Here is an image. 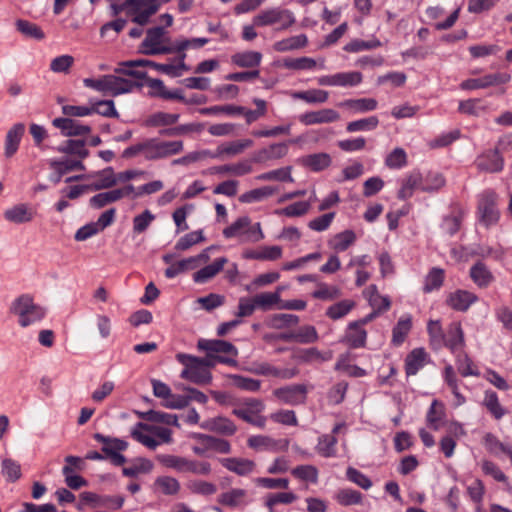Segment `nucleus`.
Listing matches in <instances>:
<instances>
[{
    "label": "nucleus",
    "instance_id": "cd10ccee",
    "mask_svg": "<svg viewBox=\"0 0 512 512\" xmlns=\"http://www.w3.org/2000/svg\"><path fill=\"white\" fill-rule=\"evenodd\" d=\"M251 139H242L231 141L218 146L216 153L212 155L215 158H222L225 156L232 157L243 153L246 149L253 146Z\"/></svg>",
    "mask_w": 512,
    "mask_h": 512
},
{
    "label": "nucleus",
    "instance_id": "a211bd4d",
    "mask_svg": "<svg viewBox=\"0 0 512 512\" xmlns=\"http://www.w3.org/2000/svg\"><path fill=\"white\" fill-rule=\"evenodd\" d=\"M299 121L306 126L317 124H329L340 119V114L334 109L324 108L317 111H308L298 117Z\"/></svg>",
    "mask_w": 512,
    "mask_h": 512
},
{
    "label": "nucleus",
    "instance_id": "4c0bfd02",
    "mask_svg": "<svg viewBox=\"0 0 512 512\" xmlns=\"http://www.w3.org/2000/svg\"><path fill=\"white\" fill-rule=\"evenodd\" d=\"M157 460L167 468L174 469L179 473H188L191 459L171 454H162L157 456Z\"/></svg>",
    "mask_w": 512,
    "mask_h": 512
},
{
    "label": "nucleus",
    "instance_id": "c756f323",
    "mask_svg": "<svg viewBox=\"0 0 512 512\" xmlns=\"http://www.w3.org/2000/svg\"><path fill=\"white\" fill-rule=\"evenodd\" d=\"M252 170L253 168L251 162L248 160H243L233 164L216 166L211 168L210 171L212 174L243 176L251 173Z\"/></svg>",
    "mask_w": 512,
    "mask_h": 512
},
{
    "label": "nucleus",
    "instance_id": "3c124183",
    "mask_svg": "<svg viewBox=\"0 0 512 512\" xmlns=\"http://www.w3.org/2000/svg\"><path fill=\"white\" fill-rule=\"evenodd\" d=\"M483 405L497 420L501 419L506 413V410L501 406L498 396L494 391L485 392Z\"/></svg>",
    "mask_w": 512,
    "mask_h": 512
},
{
    "label": "nucleus",
    "instance_id": "f8f14e48",
    "mask_svg": "<svg viewBox=\"0 0 512 512\" xmlns=\"http://www.w3.org/2000/svg\"><path fill=\"white\" fill-rule=\"evenodd\" d=\"M496 201L497 195L494 192H485L481 196L478 209L481 222L487 227L495 224L499 219Z\"/></svg>",
    "mask_w": 512,
    "mask_h": 512
},
{
    "label": "nucleus",
    "instance_id": "e433bc0d",
    "mask_svg": "<svg viewBox=\"0 0 512 512\" xmlns=\"http://www.w3.org/2000/svg\"><path fill=\"white\" fill-rule=\"evenodd\" d=\"M262 54L257 51H244L232 55L231 61L238 67L253 68L260 65Z\"/></svg>",
    "mask_w": 512,
    "mask_h": 512
},
{
    "label": "nucleus",
    "instance_id": "69168bd1",
    "mask_svg": "<svg viewBox=\"0 0 512 512\" xmlns=\"http://www.w3.org/2000/svg\"><path fill=\"white\" fill-rule=\"evenodd\" d=\"M155 485L165 495H176L180 491L179 481L171 476H161L155 480Z\"/></svg>",
    "mask_w": 512,
    "mask_h": 512
},
{
    "label": "nucleus",
    "instance_id": "412c9836",
    "mask_svg": "<svg viewBox=\"0 0 512 512\" xmlns=\"http://www.w3.org/2000/svg\"><path fill=\"white\" fill-rule=\"evenodd\" d=\"M477 300L478 297L474 293L459 289L449 294L446 303L453 310L465 312Z\"/></svg>",
    "mask_w": 512,
    "mask_h": 512
},
{
    "label": "nucleus",
    "instance_id": "423d86ee",
    "mask_svg": "<svg viewBox=\"0 0 512 512\" xmlns=\"http://www.w3.org/2000/svg\"><path fill=\"white\" fill-rule=\"evenodd\" d=\"M170 38L166 37L163 27L150 28L141 44V51L145 55H161L173 53V45H170Z\"/></svg>",
    "mask_w": 512,
    "mask_h": 512
},
{
    "label": "nucleus",
    "instance_id": "7ed1b4c3",
    "mask_svg": "<svg viewBox=\"0 0 512 512\" xmlns=\"http://www.w3.org/2000/svg\"><path fill=\"white\" fill-rule=\"evenodd\" d=\"M83 83L86 87L113 96L128 93L135 86L132 81L115 75H104L99 79L86 78Z\"/></svg>",
    "mask_w": 512,
    "mask_h": 512
},
{
    "label": "nucleus",
    "instance_id": "58836bf2",
    "mask_svg": "<svg viewBox=\"0 0 512 512\" xmlns=\"http://www.w3.org/2000/svg\"><path fill=\"white\" fill-rule=\"evenodd\" d=\"M120 66H121L120 68H124V69H125V67L132 68V67L148 66V67L154 68L157 71H159L163 74H166L170 77H173V75L176 74L173 64H160V63H156L154 61L147 60V59L126 61V62L121 63Z\"/></svg>",
    "mask_w": 512,
    "mask_h": 512
},
{
    "label": "nucleus",
    "instance_id": "39448f33",
    "mask_svg": "<svg viewBox=\"0 0 512 512\" xmlns=\"http://www.w3.org/2000/svg\"><path fill=\"white\" fill-rule=\"evenodd\" d=\"M177 360L184 365L181 372V378L189 380L195 384L204 385L211 382V373L200 362V358L184 353L176 355Z\"/></svg>",
    "mask_w": 512,
    "mask_h": 512
},
{
    "label": "nucleus",
    "instance_id": "338daca9",
    "mask_svg": "<svg viewBox=\"0 0 512 512\" xmlns=\"http://www.w3.org/2000/svg\"><path fill=\"white\" fill-rule=\"evenodd\" d=\"M354 306V301L342 300L330 306L326 311V315L333 320H337L347 315Z\"/></svg>",
    "mask_w": 512,
    "mask_h": 512
},
{
    "label": "nucleus",
    "instance_id": "2f4dec72",
    "mask_svg": "<svg viewBox=\"0 0 512 512\" xmlns=\"http://www.w3.org/2000/svg\"><path fill=\"white\" fill-rule=\"evenodd\" d=\"M228 262L226 257L217 258L212 264L207 265L193 274V280L196 283H206L215 277Z\"/></svg>",
    "mask_w": 512,
    "mask_h": 512
},
{
    "label": "nucleus",
    "instance_id": "b1692460",
    "mask_svg": "<svg viewBox=\"0 0 512 512\" xmlns=\"http://www.w3.org/2000/svg\"><path fill=\"white\" fill-rule=\"evenodd\" d=\"M53 126L60 129L64 136H81L86 135L91 131L87 125H82L78 121L69 117L55 118L52 121Z\"/></svg>",
    "mask_w": 512,
    "mask_h": 512
},
{
    "label": "nucleus",
    "instance_id": "6ab92c4d",
    "mask_svg": "<svg viewBox=\"0 0 512 512\" xmlns=\"http://www.w3.org/2000/svg\"><path fill=\"white\" fill-rule=\"evenodd\" d=\"M3 215L10 223L25 224L33 221L36 211L28 203H18L6 209Z\"/></svg>",
    "mask_w": 512,
    "mask_h": 512
},
{
    "label": "nucleus",
    "instance_id": "4468645a",
    "mask_svg": "<svg viewBox=\"0 0 512 512\" xmlns=\"http://www.w3.org/2000/svg\"><path fill=\"white\" fill-rule=\"evenodd\" d=\"M247 370L256 375L275 377L284 380L291 379L299 373L297 368L280 369L268 362H255Z\"/></svg>",
    "mask_w": 512,
    "mask_h": 512
},
{
    "label": "nucleus",
    "instance_id": "6e6d98bb",
    "mask_svg": "<svg viewBox=\"0 0 512 512\" xmlns=\"http://www.w3.org/2000/svg\"><path fill=\"white\" fill-rule=\"evenodd\" d=\"M256 307L261 310H269L274 305H277L280 309L281 297L278 292H263L255 295L254 297Z\"/></svg>",
    "mask_w": 512,
    "mask_h": 512
},
{
    "label": "nucleus",
    "instance_id": "f3484780",
    "mask_svg": "<svg viewBox=\"0 0 512 512\" xmlns=\"http://www.w3.org/2000/svg\"><path fill=\"white\" fill-rule=\"evenodd\" d=\"M288 154V145L287 143H273L267 147L261 148L256 151L250 162L263 164L271 160H278L284 158Z\"/></svg>",
    "mask_w": 512,
    "mask_h": 512
},
{
    "label": "nucleus",
    "instance_id": "de8ad7c7",
    "mask_svg": "<svg viewBox=\"0 0 512 512\" xmlns=\"http://www.w3.org/2000/svg\"><path fill=\"white\" fill-rule=\"evenodd\" d=\"M412 327L410 316L401 317L392 331V342L394 345H401Z\"/></svg>",
    "mask_w": 512,
    "mask_h": 512
},
{
    "label": "nucleus",
    "instance_id": "c85d7f7f",
    "mask_svg": "<svg viewBox=\"0 0 512 512\" xmlns=\"http://www.w3.org/2000/svg\"><path fill=\"white\" fill-rule=\"evenodd\" d=\"M477 167L487 172H498L503 168V159L498 150H489L477 159Z\"/></svg>",
    "mask_w": 512,
    "mask_h": 512
},
{
    "label": "nucleus",
    "instance_id": "4be33fe9",
    "mask_svg": "<svg viewBox=\"0 0 512 512\" xmlns=\"http://www.w3.org/2000/svg\"><path fill=\"white\" fill-rule=\"evenodd\" d=\"M115 72L120 73V74L129 75V76H132L137 79H146L147 86L151 88L150 94L152 96L163 98L165 92L167 91V88L165 87L162 80L148 78L147 73L144 71L116 68Z\"/></svg>",
    "mask_w": 512,
    "mask_h": 512
},
{
    "label": "nucleus",
    "instance_id": "4d7b16f0",
    "mask_svg": "<svg viewBox=\"0 0 512 512\" xmlns=\"http://www.w3.org/2000/svg\"><path fill=\"white\" fill-rule=\"evenodd\" d=\"M464 213L461 209H454L448 216L443 220L442 229L450 235L456 233L461 226Z\"/></svg>",
    "mask_w": 512,
    "mask_h": 512
},
{
    "label": "nucleus",
    "instance_id": "393cba45",
    "mask_svg": "<svg viewBox=\"0 0 512 512\" xmlns=\"http://www.w3.org/2000/svg\"><path fill=\"white\" fill-rule=\"evenodd\" d=\"M249 224H251V219L248 216H241L223 229V236L227 239L238 238L242 241H249Z\"/></svg>",
    "mask_w": 512,
    "mask_h": 512
},
{
    "label": "nucleus",
    "instance_id": "8fccbe9b",
    "mask_svg": "<svg viewBox=\"0 0 512 512\" xmlns=\"http://www.w3.org/2000/svg\"><path fill=\"white\" fill-rule=\"evenodd\" d=\"M307 41L306 35L300 34L274 43L273 48L279 52L295 50L306 46Z\"/></svg>",
    "mask_w": 512,
    "mask_h": 512
},
{
    "label": "nucleus",
    "instance_id": "bb28decb",
    "mask_svg": "<svg viewBox=\"0 0 512 512\" xmlns=\"http://www.w3.org/2000/svg\"><path fill=\"white\" fill-rule=\"evenodd\" d=\"M197 346L199 349L212 353L213 355L216 353H223L236 357L238 354L237 348L230 342L224 340L201 339L198 341Z\"/></svg>",
    "mask_w": 512,
    "mask_h": 512
},
{
    "label": "nucleus",
    "instance_id": "1a4fd4ad",
    "mask_svg": "<svg viewBox=\"0 0 512 512\" xmlns=\"http://www.w3.org/2000/svg\"><path fill=\"white\" fill-rule=\"evenodd\" d=\"M94 438L103 444L102 451L111 462L116 466H121L126 462L124 455L120 451H124L128 447V443L119 438H111L102 434H95Z\"/></svg>",
    "mask_w": 512,
    "mask_h": 512
},
{
    "label": "nucleus",
    "instance_id": "0eeeda50",
    "mask_svg": "<svg viewBox=\"0 0 512 512\" xmlns=\"http://www.w3.org/2000/svg\"><path fill=\"white\" fill-rule=\"evenodd\" d=\"M264 408L265 405L261 400L249 398L234 407L232 414L251 425L264 428L266 425V417L262 415Z\"/></svg>",
    "mask_w": 512,
    "mask_h": 512
},
{
    "label": "nucleus",
    "instance_id": "72a5a7b5",
    "mask_svg": "<svg viewBox=\"0 0 512 512\" xmlns=\"http://www.w3.org/2000/svg\"><path fill=\"white\" fill-rule=\"evenodd\" d=\"M423 185V177L417 171H412L402 182V186L398 191V198L405 200L413 195L415 189H421Z\"/></svg>",
    "mask_w": 512,
    "mask_h": 512
},
{
    "label": "nucleus",
    "instance_id": "79ce46f5",
    "mask_svg": "<svg viewBox=\"0 0 512 512\" xmlns=\"http://www.w3.org/2000/svg\"><path fill=\"white\" fill-rule=\"evenodd\" d=\"M277 192H278V189L276 187L263 186V187L256 188V189H253V190L243 193L239 197V201L242 203L258 202V201H262V200L274 195Z\"/></svg>",
    "mask_w": 512,
    "mask_h": 512
},
{
    "label": "nucleus",
    "instance_id": "c03bdc74",
    "mask_svg": "<svg viewBox=\"0 0 512 512\" xmlns=\"http://www.w3.org/2000/svg\"><path fill=\"white\" fill-rule=\"evenodd\" d=\"M294 99H300L310 104L325 103L329 98V93L321 89H311L307 91H298L292 93Z\"/></svg>",
    "mask_w": 512,
    "mask_h": 512
},
{
    "label": "nucleus",
    "instance_id": "c9c22d12",
    "mask_svg": "<svg viewBox=\"0 0 512 512\" xmlns=\"http://www.w3.org/2000/svg\"><path fill=\"white\" fill-rule=\"evenodd\" d=\"M367 332L360 326V322H352L347 328L345 341L352 348L363 347L366 343Z\"/></svg>",
    "mask_w": 512,
    "mask_h": 512
},
{
    "label": "nucleus",
    "instance_id": "0e129e2a",
    "mask_svg": "<svg viewBox=\"0 0 512 512\" xmlns=\"http://www.w3.org/2000/svg\"><path fill=\"white\" fill-rule=\"evenodd\" d=\"M331 163V157L327 153H317L307 156L304 164L313 171H321Z\"/></svg>",
    "mask_w": 512,
    "mask_h": 512
},
{
    "label": "nucleus",
    "instance_id": "f257e3e1",
    "mask_svg": "<svg viewBox=\"0 0 512 512\" xmlns=\"http://www.w3.org/2000/svg\"><path fill=\"white\" fill-rule=\"evenodd\" d=\"M9 311L17 318V323L21 328L37 325L46 316V309L37 304L29 294H22L15 298Z\"/></svg>",
    "mask_w": 512,
    "mask_h": 512
},
{
    "label": "nucleus",
    "instance_id": "a19ab883",
    "mask_svg": "<svg viewBox=\"0 0 512 512\" xmlns=\"http://www.w3.org/2000/svg\"><path fill=\"white\" fill-rule=\"evenodd\" d=\"M470 277L480 288L487 287L493 280L492 273L482 262H478L471 267Z\"/></svg>",
    "mask_w": 512,
    "mask_h": 512
},
{
    "label": "nucleus",
    "instance_id": "f03ea898",
    "mask_svg": "<svg viewBox=\"0 0 512 512\" xmlns=\"http://www.w3.org/2000/svg\"><path fill=\"white\" fill-rule=\"evenodd\" d=\"M295 23L292 11L281 7H272L260 11L253 17L254 26L266 27L278 25L277 30H286Z\"/></svg>",
    "mask_w": 512,
    "mask_h": 512
},
{
    "label": "nucleus",
    "instance_id": "774afa93",
    "mask_svg": "<svg viewBox=\"0 0 512 512\" xmlns=\"http://www.w3.org/2000/svg\"><path fill=\"white\" fill-rule=\"evenodd\" d=\"M299 323V317L294 314H275L269 320L270 327L284 329L295 326Z\"/></svg>",
    "mask_w": 512,
    "mask_h": 512
},
{
    "label": "nucleus",
    "instance_id": "5fc2aeb1",
    "mask_svg": "<svg viewBox=\"0 0 512 512\" xmlns=\"http://www.w3.org/2000/svg\"><path fill=\"white\" fill-rule=\"evenodd\" d=\"M298 360L304 363H322L332 358L331 352L322 353L317 348H307L299 352Z\"/></svg>",
    "mask_w": 512,
    "mask_h": 512
},
{
    "label": "nucleus",
    "instance_id": "49530a36",
    "mask_svg": "<svg viewBox=\"0 0 512 512\" xmlns=\"http://www.w3.org/2000/svg\"><path fill=\"white\" fill-rule=\"evenodd\" d=\"M194 438L204 442L208 448H212L218 453L228 454L231 452V445L225 439L216 438L207 434H195Z\"/></svg>",
    "mask_w": 512,
    "mask_h": 512
},
{
    "label": "nucleus",
    "instance_id": "aec40b11",
    "mask_svg": "<svg viewBox=\"0 0 512 512\" xmlns=\"http://www.w3.org/2000/svg\"><path fill=\"white\" fill-rule=\"evenodd\" d=\"M220 463L224 468L239 476H248L256 469V463L247 458H222L220 459Z\"/></svg>",
    "mask_w": 512,
    "mask_h": 512
},
{
    "label": "nucleus",
    "instance_id": "7c9ffc66",
    "mask_svg": "<svg viewBox=\"0 0 512 512\" xmlns=\"http://www.w3.org/2000/svg\"><path fill=\"white\" fill-rule=\"evenodd\" d=\"M465 344L464 332L460 322H453L449 325L447 334L444 338L443 345L447 346L451 351L462 348Z\"/></svg>",
    "mask_w": 512,
    "mask_h": 512
},
{
    "label": "nucleus",
    "instance_id": "ddd939ff",
    "mask_svg": "<svg viewBox=\"0 0 512 512\" xmlns=\"http://www.w3.org/2000/svg\"><path fill=\"white\" fill-rule=\"evenodd\" d=\"M153 393L156 397L164 399V406L171 409H181L188 405V398L173 395L171 389L159 380H152Z\"/></svg>",
    "mask_w": 512,
    "mask_h": 512
},
{
    "label": "nucleus",
    "instance_id": "603ef678",
    "mask_svg": "<svg viewBox=\"0 0 512 512\" xmlns=\"http://www.w3.org/2000/svg\"><path fill=\"white\" fill-rule=\"evenodd\" d=\"M98 180L89 185L90 190L109 189L117 184V177L111 167L104 169L98 174Z\"/></svg>",
    "mask_w": 512,
    "mask_h": 512
},
{
    "label": "nucleus",
    "instance_id": "20e7f679",
    "mask_svg": "<svg viewBox=\"0 0 512 512\" xmlns=\"http://www.w3.org/2000/svg\"><path fill=\"white\" fill-rule=\"evenodd\" d=\"M184 144L180 140L163 141L158 138L144 140V158L146 160H158L177 155L183 151Z\"/></svg>",
    "mask_w": 512,
    "mask_h": 512
},
{
    "label": "nucleus",
    "instance_id": "9d476101",
    "mask_svg": "<svg viewBox=\"0 0 512 512\" xmlns=\"http://www.w3.org/2000/svg\"><path fill=\"white\" fill-rule=\"evenodd\" d=\"M133 192L134 186L132 184H127L121 188H116L94 195L90 199V205L99 209L110 203L117 202L123 198H132L131 195Z\"/></svg>",
    "mask_w": 512,
    "mask_h": 512
},
{
    "label": "nucleus",
    "instance_id": "bf43d9fd",
    "mask_svg": "<svg viewBox=\"0 0 512 512\" xmlns=\"http://www.w3.org/2000/svg\"><path fill=\"white\" fill-rule=\"evenodd\" d=\"M310 207L311 201H299L276 211V213L287 217H299L307 214Z\"/></svg>",
    "mask_w": 512,
    "mask_h": 512
},
{
    "label": "nucleus",
    "instance_id": "9b49d317",
    "mask_svg": "<svg viewBox=\"0 0 512 512\" xmlns=\"http://www.w3.org/2000/svg\"><path fill=\"white\" fill-rule=\"evenodd\" d=\"M273 395L281 402L289 405H298L305 402L307 387L304 384H293L275 389Z\"/></svg>",
    "mask_w": 512,
    "mask_h": 512
},
{
    "label": "nucleus",
    "instance_id": "ea45409f",
    "mask_svg": "<svg viewBox=\"0 0 512 512\" xmlns=\"http://www.w3.org/2000/svg\"><path fill=\"white\" fill-rule=\"evenodd\" d=\"M247 491L241 488H233L221 493L217 499L218 503L228 507H238L245 503Z\"/></svg>",
    "mask_w": 512,
    "mask_h": 512
},
{
    "label": "nucleus",
    "instance_id": "864d4df0",
    "mask_svg": "<svg viewBox=\"0 0 512 512\" xmlns=\"http://www.w3.org/2000/svg\"><path fill=\"white\" fill-rule=\"evenodd\" d=\"M187 488L192 494L210 496L217 492V486L205 480L193 479L187 482Z\"/></svg>",
    "mask_w": 512,
    "mask_h": 512
},
{
    "label": "nucleus",
    "instance_id": "09e8293b",
    "mask_svg": "<svg viewBox=\"0 0 512 512\" xmlns=\"http://www.w3.org/2000/svg\"><path fill=\"white\" fill-rule=\"evenodd\" d=\"M292 167L286 166L279 169L271 170L262 173L256 177L259 181H280V182H294L291 175Z\"/></svg>",
    "mask_w": 512,
    "mask_h": 512
},
{
    "label": "nucleus",
    "instance_id": "052dcab7",
    "mask_svg": "<svg viewBox=\"0 0 512 512\" xmlns=\"http://www.w3.org/2000/svg\"><path fill=\"white\" fill-rule=\"evenodd\" d=\"M444 281V270L441 268H432L425 278L423 287L424 292L429 293L433 290L439 289Z\"/></svg>",
    "mask_w": 512,
    "mask_h": 512
},
{
    "label": "nucleus",
    "instance_id": "6e6552de",
    "mask_svg": "<svg viewBox=\"0 0 512 512\" xmlns=\"http://www.w3.org/2000/svg\"><path fill=\"white\" fill-rule=\"evenodd\" d=\"M124 6L127 13L133 16L132 21L141 26L146 25L160 8L153 0H125Z\"/></svg>",
    "mask_w": 512,
    "mask_h": 512
},
{
    "label": "nucleus",
    "instance_id": "a18cd8bd",
    "mask_svg": "<svg viewBox=\"0 0 512 512\" xmlns=\"http://www.w3.org/2000/svg\"><path fill=\"white\" fill-rule=\"evenodd\" d=\"M337 438L334 435H321L315 447L318 454L325 458L336 456Z\"/></svg>",
    "mask_w": 512,
    "mask_h": 512
},
{
    "label": "nucleus",
    "instance_id": "dca6fc26",
    "mask_svg": "<svg viewBox=\"0 0 512 512\" xmlns=\"http://www.w3.org/2000/svg\"><path fill=\"white\" fill-rule=\"evenodd\" d=\"M200 427L222 436H233L238 430L237 425L231 419L221 415L203 421Z\"/></svg>",
    "mask_w": 512,
    "mask_h": 512
},
{
    "label": "nucleus",
    "instance_id": "13d9d810",
    "mask_svg": "<svg viewBox=\"0 0 512 512\" xmlns=\"http://www.w3.org/2000/svg\"><path fill=\"white\" fill-rule=\"evenodd\" d=\"M196 268L197 267L195 265V259H193L191 256L171 264L165 270V276L167 278H174L181 273H184L189 270H194Z\"/></svg>",
    "mask_w": 512,
    "mask_h": 512
},
{
    "label": "nucleus",
    "instance_id": "2eb2a0df",
    "mask_svg": "<svg viewBox=\"0 0 512 512\" xmlns=\"http://www.w3.org/2000/svg\"><path fill=\"white\" fill-rule=\"evenodd\" d=\"M321 86L352 87L362 82V74L357 71L341 72L333 75H325L318 78Z\"/></svg>",
    "mask_w": 512,
    "mask_h": 512
},
{
    "label": "nucleus",
    "instance_id": "5701e85b",
    "mask_svg": "<svg viewBox=\"0 0 512 512\" xmlns=\"http://www.w3.org/2000/svg\"><path fill=\"white\" fill-rule=\"evenodd\" d=\"M25 125L23 123L14 124L6 133L4 155L11 158L17 151L22 137L25 134Z\"/></svg>",
    "mask_w": 512,
    "mask_h": 512
},
{
    "label": "nucleus",
    "instance_id": "f704fd0d",
    "mask_svg": "<svg viewBox=\"0 0 512 512\" xmlns=\"http://www.w3.org/2000/svg\"><path fill=\"white\" fill-rule=\"evenodd\" d=\"M356 241V234L352 230H345L335 234L328 242L329 247L336 252L346 251Z\"/></svg>",
    "mask_w": 512,
    "mask_h": 512
},
{
    "label": "nucleus",
    "instance_id": "680f3d73",
    "mask_svg": "<svg viewBox=\"0 0 512 512\" xmlns=\"http://www.w3.org/2000/svg\"><path fill=\"white\" fill-rule=\"evenodd\" d=\"M229 379L231 380V383L234 387L241 390L256 392L261 387V382L257 379L244 377L236 374L229 375Z\"/></svg>",
    "mask_w": 512,
    "mask_h": 512
},
{
    "label": "nucleus",
    "instance_id": "a878e982",
    "mask_svg": "<svg viewBox=\"0 0 512 512\" xmlns=\"http://www.w3.org/2000/svg\"><path fill=\"white\" fill-rule=\"evenodd\" d=\"M429 362V356L423 348L413 349L405 359V371L408 376L416 375Z\"/></svg>",
    "mask_w": 512,
    "mask_h": 512
},
{
    "label": "nucleus",
    "instance_id": "473e14b6",
    "mask_svg": "<svg viewBox=\"0 0 512 512\" xmlns=\"http://www.w3.org/2000/svg\"><path fill=\"white\" fill-rule=\"evenodd\" d=\"M279 443H280L279 441H277L267 435H255V436L249 437L247 440L248 447L257 452H262V451L277 452V451L281 450Z\"/></svg>",
    "mask_w": 512,
    "mask_h": 512
},
{
    "label": "nucleus",
    "instance_id": "37998d69",
    "mask_svg": "<svg viewBox=\"0 0 512 512\" xmlns=\"http://www.w3.org/2000/svg\"><path fill=\"white\" fill-rule=\"evenodd\" d=\"M340 107L348 108L354 112H368L377 108V101L373 98L349 99L338 104Z\"/></svg>",
    "mask_w": 512,
    "mask_h": 512
},
{
    "label": "nucleus",
    "instance_id": "e2e57ef3",
    "mask_svg": "<svg viewBox=\"0 0 512 512\" xmlns=\"http://www.w3.org/2000/svg\"><path fill=\"white\" fill-rule=\"evenodd\" d=\"M15 24L17 30L27 37L37 40H41L45 37V34L42 31V29L34 23H31L27 20L19 19L16 21Z\"/></svg>",
    "mask_w": 512,
    "mask_h": 512
}]
</instances>
